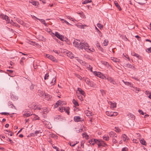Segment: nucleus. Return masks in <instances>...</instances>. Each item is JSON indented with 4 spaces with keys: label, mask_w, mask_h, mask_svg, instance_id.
<instances>
[{
    "label": "nucleus",
    "mask_w": 151,
    "mask_h": 151,
    "mask_svg": "<svg viewBox=\"0 0 151 151\" xmlns=\"http://www.w3.org/2000/svg\"><path fill=\"white\" fill-rule=\"evenodd\" d=\"M81 117L78 116H75L74 117V121L76 122L81 121Z\"/></svg>",
    "instance_id": "9b49d317"
},
{
    "label": "nucleus",
    "mask_w": 151,
    "mask_h": 151,
    "mask_svg": "<svg viewBox=\"0 0 151 151\" xmlns=\"http://www.w3.org/2000/svg\"><path fill=\"white\" fill-rule=\"evenodd\" d=\"M128 149L127 147H124L122 149V151H128Z\"/></svg>",
    "instance_id": "79ce46f5"
},
{
    "label": "nucleus",
    "mask_w": 151,
    "mask_h": 151,
    "mask_svg": "<svg viewBox=\"0 0 151 151\" xmlns=\"http://www.w3.org/2000/svg\"><path fill=\"white\" fill-rule=\"evenodd\" d=\"M93 74L100 78H103V74L99 72L94 71L93 72Z\"/></svg>",
    "instance_id": "0eeeda50"
},
{
    "label": "nucleus",
    "mask_w": 151,
    "mask_h": 151,
    "mask_svg": "<svg viewBox=\"0 0 151 151\" xmlns=\"http://www.w3.org/2000/svg\"><path fill=\"white\" fill-rule=\"evenodd\" d=\"M34 86L32 85L30 86V88L31 90H33L34 89Z\"/></svg>",
    "instance_id": "13d9d810"
},
{
    "label": "nucleus",
    "mask_w": 151,
    "mask_h": 151,
    "mask_svg": "<svg viewBox=\"0 0 151 151\" xmlns=\"http://www.w3.org/2000/svg\"><path fill=\"white\" fill-rule=\"evenodd\" d=\"M70 57L71 58H72L73 57V55L72 54V53H71L70 54Z\"/></svg>",
    "instance_id": "338daca9"
},
{
    "label": "nucleus",
    "mask_w": 151,
    "mask_h": 151,
    "mask_svg": "<svg viewBox=\"0 0 151 151\" xmlns=\"http://www.w3.org/2000/svg\"><path fill=\"white\" fill-rule=\"evenodd\" d=\"M114 4H115V5L116 7H117V8L119 10V11H121L122 10V9L118 3L116 1H114Z\"/></svg>",
    "instance_id": "ddd939ff"
},
{
    "label": "nucleus",
    "mask_w": 151,
    "mask_h": 151,
    "mask_svg": "<svg viewBox=\"0 0 151 151\" xmlns=\"http://www.w3.org/2000/svg\"><path fill=\"white\" fill-rule=\"evenodd\" d=\"M45 97L46 99L47 100H48L51 98V96L50 95L46 93L45 94Z\"/></svg>",
    "instance_id": "412c9836"
},
{
    "label": "nucleus",
    "mask_w": 151,
    "mask_h": 151,
    "mask_svg": "<svg viewBox=\"0 0 151 151\" xmlns=\"http://www.w3.org/2000/svg\"><path fill=\"white\" fill-rule=\"evenodd\" d=\"M92 1L91 0H86L82 2L83 4H85L91 2Z\"/></svg>",
    "instance_id": "393cba45"
},
{
    "label": "nucleus",
    "mask_w": 151,
    "mask_h": 151,
    "mask_svg": "<svg viewBox=\"0 0 151 151\" xmlns=\"http://www.w3.org/2000/svg\"><path fill=\"white\" fill-rule=\"evenodd\" d=\"M128 67L129 68H132V69H133V68H135V67H134V66L132 65L131 64H128Z\"/></svg>",
    "instance_id": "e433bc0d"
},
{
    "label": "nucleus",
    "mask_w": 151,
    "mask_h": 151,
    "mask_svg": "<svg viewBox=\"0 0 151 151\" xmlns=\"http://www.w3.org/2000/svg\"><path fill=\"white\" fill-rule=\"evenodd\" d=\"M63 102L61 101H58L56 103V105H57V106H58L59 105H63V104H62ZM55 107H56L57 106H55Z\"/></svg>",
    "instance_id": "4be33fe9"
},
{
    "label": "nucleus",
    "mask_w": 151,
    "mask_h": 151,
    "mask_svg": "<svg viewBox=\"0 0 151 151\" xmlns=\"http://www.w3.org/2000/svg\"><path fill=\"white\" fill-rule=\"evenodd\" d=\"M36 18L38 19L41 22L43 23V24L45 25V26H47V24L45 22V20L44 19H38V18L36 17Z\"/></svg>",
    "instance_id": "5701e85b"
},
{
    "label": "nucleus",
    "mask_w": 151,
    "mask_h": 151,
    "mask_svg": "<svg viewBox=\"0 0 151 151\" xmlns=\"http://www.w3.org/2000/svg\"><path fill=\"white\" fill-rule=\"evenodd\" d=\"M108 40H105L104 41V42L103 43V44L104 46H106L108 45Z\"/></svg>",
    "instance_id": "c756f323"
},
{
    "label": "nucleus",
    "mask_w": 151,
    "mask_h": 151,
    "mask_svg": "<svg viewBox=\"0 0 151 151\" xmlns=\"http://www.w3.org/2000/svg\"><path fill=\"white\" fill-rule=\"evenodd\" d=\"M25 58H24V57H23L21 59V60L20 61V64L22 65H23V60L25 59Z\"/></svg>",
    "instance_id": "58836bf2"
},
{
    "label": "nucleus",
    "mask_w": 151,
    "mask_h": 151,
    "mask_svg": "<svg viewBox=\"0 0 151 151\" xmlns=\"http://www.w3.org/2000/svg\"><path fill=\"white\" fill-rule=\"evenodd\" d=\"M100 139H93V142L97 144L98 143L100 142Z\"/></svg>",
    "instance_id": "473e14b6"
},
{
    "label": "nucleus",
    "mask_w": 151,
    "mask_h": 151,
    "mask_svg": "<svg viewBox=\"0 0 151 151\" xmlns=\"http://www.w3.org/2000/svg\"><path fill=\"white\" fill-rule=\"evenodd\" d=\"M89 70L91 72H92V67L90 65H89Z\"/></svg>",
    "instance_id": "052dcab7"
},
{
    "label": "nucleus",
    "mask_w": 151,
    "mask_h": 151,
    "mask_svg": "<svg viewBox=\"0 0 151 151\" xmlns=\"http://www.w3.org/2000/svg\"><path fill=\"white\" fill-rule=\"evenodd\" d=\"M74 45L77 47L79 50H82L83 48L84 50H87L92 51L90 48H89V46L88 44L86 42H81L80 41H77V40H75L73 42Z\"/></svg>",
    "instance_id": "f257e3e1"
},
{
    "label": "nucleus",
    "mask_w": 151,
    "mask_h": 151,
    "mask_svg": "<svg viewBox=\"0 0 151 151\" xmlns=\"http://www.w3.org/2000/svg\"><path fill=\"white\" fill-rule=\"evenodd\" d=\"M78 142H77L76 143L73 144V145H71V142H69L68 143L69 144V145L72 147H74L77 143H78Z\"/></svg>",
    "instance_id": "de8ad7c7"
},
{
    "label": "nucleus",
    "mask_w": 151,
    "mask_h": 151,
    "mask_svg": "<svg viewBox=\"0 0 151 151\" xmlns=\"http://www.w3.org/2000/svg\"><path fill=\"white\" fill-rule=\"evenodd\" d=\"M9 142H10L12 144V143H14L13 142V141L10 139L9 138Z\"/></svg>",
    "instance_id": "e2e57ef3"
},
{
    "label": "nucleus",
    "mask_w": 151,
    "mask_h": 151,
    "mask_svg": "<svg viewBox=\"0 0 151 151\" xmlns=\"http://www.w3.org/2000/svg\"><path fill=\"white\" fill-rule=\"evenodd\" d=\"M30 135L34 137V136H36L37 135V134L36 133V131H35V132H34L33 133H30Z\"/></svg>",
    "instance_id": "7c9ffc66"
},
{
    "label": "nucleus",
    "mask_w": 151,
    "mask_h": 151,
    "mask_svg": "<svg viewBox=\"0 0 151 151\" xmlns=\"http://www.w3.org/2000/svg\"><path fill=\"white\" fill-rule=\"evenodd\" d=\"M122 137L124 141H125L127 139V136L125 134H124L122 136Z\"/></svg>",
    "instance_id": "b1692460"
},
{
    "label": "nucleus",
    "mask_w": 151,
    "mask_h": 151,
    "mask_svg": "<svg viewBox=\"0 0 151 151\" xmlns=\"http://www.w3.org/2000/svg\"><path fill=\"white\" fill-rule=\"evenodd\" d=\"M31 115H32V114H30L29 113H26L25 114H23V116L24 117H28L30 116Z\"/></svg>",
    "instance_id": "f704fd0d"
},
{
    "label": "nucleus",
    "mask_w": 151,
    "mask_h": 151,
    "mask_svg": "<svg viewBox=\"0 0 151 151\" xmlns=\"http://www.w3.org/2000/svg\"><path fill=\"white\" fill-rule=\"evenodd\" d=\"M73 104L75 105L76 106H79V104L77 101H76L75 99H73Z\"/></svg>",
    "instance_id": "cd10ccee"
},
{
    "label": "nucleus",
    "mask_w": 151,
    "mask_h": 151,
    "mask_svg": "<svg viewBox=\"0 0 151 151\" xmlns=\"http://www.w3.org/2000/svg\"><path fill=\"white\" fill-rule=\"evenodd\" d=\"M118 113L116 112H113V116H116L118 114Z\"/></svg>",
    "instance_id": "bf43d9fd"
},
{
    "label": "nucleus",
    "mask_w": 151,
    "mask_h": 151,
    "mask_svg": "<svg viewBox=\"0 0 151 151\" xmlns=\"http://www.w3.org/2000/svg\"><path fill=\"white\" fill-rule=\"evenodd\" d=\"M78 91H79L80 92V94H78L82 95L84 97L85 96L86 94L84 91L83 90H82L81 89L78 88Z\"/></svg>",
    "instance_id": "9d476101"
},
{
    "label": "nucleus",
    "mask_w": 151,
    "mask_h": 151,
    "mask_svg": "<svg viewBox=\"0 0 151 151\" xmlns=\"http://www.w3.org/2000/svg\"><path fill=\"white\" fill-rule=\"evenodd\" d=\"M40 130H39V131H36V133H37V134H39L40 132V133H41L42 132H41L40 131Z\"/></svg>",
    "instance_id": "0e129e2a"
},
{
    "label": "nucleus",
    "mask_w": 151,
    "mask_h": 151,
    "mask_svg": "<svg viewBox=\"0 0 151 151\" xmlns=\"http://www.w3.org/2000/svg\"><path fill=\"white\" fill-rule=\"evenodd\" d=\"M111 105L113 108H114L116 107V103H113L111 102Z\"/></svg>",
    "instance_id": "c9c22d12"
},
{
    "label": "nucleus",
    "mask_w": 151,
    "mask_h": 151,
    "mask_svg": "<svg viewBox=\"0 0 151 151\" xmlns=\"http://www.w3.org/2000/svg\"><path fill=\"white\" fill-rule=\"evenodd\" d=\"M97 26L100 28H102L103 27V26L100 23H98L97 24Z\"/></svg>",
    "instance_id": "49530a36"
},
{
    "label": "nucleus",
    "mask_w": 151,
    "mask_h": 151,
    "mask_svg": "<svg viewBox=\"0 0 151 151\" xmlns=\"http://www.w3.org/2000/svg\"><path fill=\"white\" fill-rule=\"evenodd\" d=\"M128 64H129L128 63H124V66L126 67H128Z\"/></svg>",
    "instance_id": "69168bd1"
},
{
    "label": "nucleus",
    "mask_w": 151,
    "mask_h": 151,
    "mask_svg": "<svg viewBox=\"0 0 151 151\" xmlns=\"http://www.w3.org/2000/svg\"><path fill=\"white\" fill-rule=\"evenodd\" d=\"M98 48H99V49H100L101 51H102V52H104V49L102 47H101L100 45L99 46V47H98Z\"/></svg>",
    "instance_id": "3c124183"
},
{
    "label": "nucleus",
    "mask_w": 151,
    "mask_h": 151,
    "mask_svg": "<svg viewBox=\"0 0 151 151\" xmlns=\"http://www.w3.org/2000/svg\"><path fill=\"white\" fill-rule=\"evenodd\" d=\"M109 137L108 136H104L103 137V139L106 141H108L109 140Z\"/></svg>",
    "instance_id": "2f4dec72"
},
{
    "label": "nucleus",
    "mask_w": 151,
    "mask_h": 151,
    "mask_svg": "<svg viewBox=\"0 0 151 151\" xmlns=\"http://www.w3.org/2000/svg\"><path fill=\"white\" fill-rule=\"evenodd\" d=\"M106 114L107 115L109 116H113V112L112 111H106Z\"/></svg>",
    "instance_id": "f3484780"
},
{
    "label": "nucleus",
    "mask_w": 151,
    "mask_h": 151,
    "mask_svg": "<svg viewBox=\"0 0 151 151\" xmlns=\"http://www.w3.org/2000/svg\"><path fill=\"white\" fill-rule=\"evenodd\" d=\"M56 79H55V77L54 78H53L52 80L51 79L50 80H49L47 82V83L48 85L50 86H51L52 85H55Z\"/></svg>",
    "instance_id": "7ed1b4c3"
},
{
    "label": "nucleus",
    "mask_w": 151,
    "mask_h": 151,
    "mask_svg": "<svg viewBox=\"0 0 151 151\" xmlns=\"http://www.w3.org/2000/svg\"><path fill=\"white\" fill-rule=\"evenodd\" d=\"M55 35L60 40L62 41H64V37L62 35L60 34L58 32H55Z\"/></svg>",
    "instance_id": "423d86ee"
},
{
    "label": "nucleus",
    "mask_w": 151,
    "mask_h": 151,
    "mask_svg": "<svg viewBox=\"0 0 151 151\" xmlns=\"http://www.w3.org/2000/svg\"><path fill=\"white\" fill-rule=\"evenodd\" d=\"M77 26L81 28L84 29V26L82 25V24L81 23H78L76 25ZM85 26H87L86 25H85Z\"/></svg>",
    "instance_id": "dca6fc26"
},
{
    "label": "nucleus",
    "mask_w": 151,
    "mask_h": 151,
    "mask_svg": "<svg viewBox=\"0 0 151 151\" xmlns=\"http://www.w3.org/2000/svg\"><path fill=\"white\" fill-rule=\"evenodd\" d=\"M122 81L124 83L125 85L129 86L131 87H133V85L130 83L128 82H125L124 80H122Z\"/></svg>",
    "instance_id": "4468645a"
},
{
    "label": "nucleus",
    "mask_w": 151,
    "mask_h": 151,
    "mask_svg": "<svg viewBox=\"0 0 151 151\" xmlns=\"http://www.w3.org/2000/svg\"><path fill=\"white\" fill-rule=\"evenodd\" d=\"M52 146L53 148L56 150L57 151H59V150L58 147L56 146H53V145H52Z\"/></svg>",
    "instance_id": "603ef678"
},
{
    "label": "nucleus",
    "mask_w": 151,
    "mask_h": 151,
    "mask_svg": "<svg viewBox=\"0 0 151 151\" xmlns=\"http://www.w3.org/2000/svg\"><path fill=\"white\" fill-rule=\"evenodd\" d=\"M61 21H64V22H65L67 24H68V25H71L70 24H69L67 21H66L64 19H61Z\"/></svg>",
    "instance_id": "37998d69"
},
{
    "label": "nucleus",
    "mask_w": 151,
    "mask_h": 151,
    "mask_svg": "<svg viewBox=\"0 0 151 151\" xmlns=\"http://www.w3.org/2000/svg\"><path fill=\"white\" fill-rule=\"evenodd\" d=\"M0 16L3 19L5 20L7 23H11V22H10V20L8 16L2 14L0 15Z\"/></svg>",
    "instance_id": "f03ea898"
},
{
    "label": "nucleus",
    "mask_w": 151,
    "mask_h": 151,
    "mask_svg": "<svg viewBox=\"0 0 151 151\" xmlns=\"http://www.w3.org/2000/svg\"><path fill=\"white\" fill-rule=\"evenodd\" d=\"M129 117L132 118L133 119H135V116L133 114H130L129 115Z\"/></svg>",
    "instance_id": "72a5a7b5"
},
{
    "label": "nucleus",
    "mask_w": 151,
    "mask_h": 151,
    "mask_svg": "<svg viewBox=\"0 0 151 151\" xmlns=\"http://www.w3.org/2000/svg\"><path fill=\"white\" fill-rule=\"evenodd\" d=\"M115 129H116L115 130L116 132H119L120 131V129H119V128L118 127H115Z\"/></svg>",
    "instance_id": "5fc2aeb1"
},
{
    "label": "nucleus",
    "mask_w": 151,
    "mask_h": 151,
    "mask_svg": "<svg viewBox=\"0 0 151 151\" xmlns=\"http://www.w3.org/2000/svg\"><path fill=\"white\" fill-rule=\"evenodd\" d=\"M116 133L113 132H111L109 133V135L111 137H113L114 136V137H117V135H115Z\"/></svg>",
    "instance_id": "2eb2a0df"
},
{
    "label": "nucleus",
    "mask_w": 151,
    "mask_h": 151,
    "mask_svg": "<svg viewBox=\"0 0 151 151\" xmlns=\"http://www.w3.org/2000/svg\"><path fill=\"white\" fill-rule=\"evenodd\" d=\"M112 142L114 144H116V143H117V141L116 139H115L114 138H113Z\"/></svg>",
    "instance_id": "c03bdc74"
},
{
    "label": "nucleus",
    "mask_w": 151,
    "mask_h": 151,
    "mask_svg": "<svg viewBox=\"0 0 151 151\" xmlns=\"http://www.w3.org/2000/svg\"><path fill=\"white\" fill-rule=\"evenodd\" d=\"M146 51L148 53L151 52V47L146 49Z\"/></svg>",
    "instance_id": "ea45409f"
},
{
    "label": "nucleus",
    "mask_w": 151,
    "mask_h": 151,
    "mask_svg": "<svg viewBox=\"0 0 151 151\" xmlns=\"http://www.w3.org/2000/svg\"><path fill=\"white\" fill-rule=\"evenodd\" d=\"M132 87L133 89H132V90L135 91L136 93H138L139 91H140L139 88L133 86Z\"/></svg>",
    "instance_id": "aec40b11"
},
{
    "label": "nucleus",
    "mask_w": 151,
    "mask_h": 151,
    "mask_svg": "<svg viewBox=\"0 0 151 151\" xmlns=\"http://www.w3.org/2000/svg\"><path fill=\"white\" fill-rule=\"evenodd\" d=\"M11 99L15 101L18 98L17 96H14L13 95H12V96H11Z\"/></svg>",
    "instance_id": "a878e982"
},
{
    "label": "nucleus",
    "mask_w": 151,
    "mask_h": 151,
    "mask_svg": "<svg viewBox=\"0 0 151 151\" xmlns=\"http://www.w3.org/2000/svg\"><path fill=\"white\" fill-rule=\"evenodd\" d=\"M78 98L81 101L83 100V97L80 94H78L77 95Z\"/></svg>",
    "instance_id": "bb28decb"
},
{
    "label": "nucleus",
    "mask_w": 151,
    "mask_h": 151,
    "mask_svg": "<svg viewBox=\"0 0 151 151\" xmlns=\"http://www.w3.org/2000/svg\"><path fill=\"white\" fill-rule=\"evenodd\" d=\"M59 108H60L59 111L60 112H62L63 111V109H62V107L61 108L59 107Z\"/></svg>",
    "instance_id": "680f3d73"
},
{
    "label": "nucleus",
    "mask_w": 151,
    "mask_h": 151,
    "mask_svg": "<svg viewBox=\"0 0 151 151\" xmlns=\"http://www.w3.org/2000/svg\"><path fill=\"white\" fill-rule=\"evenodd\" d=\"M111 59L113 60V61L116 63L118 62L119 61L116 58H113V59Z\"/></svg>",
    "instance_id": "8fccbe9b"
},
{
    "label": "nucleus",
    "mask_w": 151,
    "mask_h": 151,
    "mask_svg": "<svg viewBox=\"0 0 151 151\" xmlns=\"http://www.w3.org/2000/svg\"><path fill=\"white\" fill-rule=\"evenodd\" d=\"M38 92L40 94V96H43V97H45V94H46V93H45L43 91L41 90H39Z\"/></svg>",
    "instance_id": "a211bd4d"
},
{
    "label": "nucleus",
    "mask_w": 151,
    "mask_h": 151,
    "mask_svg": "<svg viewBox=\"0 0 151 151\" xmlns=\"http://www.w3.org/2000/svg\"><path fill=\"white\" fill-rule=\"evenodd\" d=\"M140 142L142 144L144 145H146L147 143L144 139L142 138L140 140Z\"/></svg>",
    "instance_id": "6ab92c4d"
},
{
    "label": "nucleus",
    "mask_w": 151,
    "mask_h": 151,
    "mask_svg": "<svg viewBox=\"0 0 151 151\" xmlns=\"http://www.w3.org/2000/svg\"><path fill=\"white\" fill-rule=\"evenodd\" d=\"M97 145L99 147H100L101 146L105 147L107 145L104 141L101 140H100V142L98 143Z\"/></svg>",
    "instance_id": "20e7f679"
},
{
    "label": "nucleus",
    "mask_w": 151,
    "mask_h": 151,
    "mask_svg": "<svg viewBox=\"0 0 151 151\" xmlns=\"http://www.w3.org/2000/svg\"><path fill=\"white\" fill-rule=\"evenodd\" d=\"M101 62L104 65H109V63L107 62H105V61H102Z\"/></svg>",
    "instance_id": "a18cd8bd"
},
{
    "label": "nucleus",
    "mask_w": 151,
    "mask_h": 151,
    "mask_svg": "<svg viewBox=\"0 0 151 151\" xmlns=\"http://www.w3.org/2000/svg\"><path fill=\"white\" fill-rule=\"evenodd\" d=\"M82 131H83V129H79L78 130H76V132L77 133H79L80 132Z\"/></svg>",
    "instance_id": "864d4df0"
},
{
    "label": "nucleus",
    "mask_w": 151,
    "mask_h": 151,
    "mask_svg": "<svg viewBox=\"0 0 151 151\" xmlns=\"http://www.w3.org/2000/svg\"><path fill=\"white\" fill-rule=\"evenodd\" d=\"M107 79L110 83H112L113 84L115 85L116 83V82L114 80V79L111 77L107 76Z\"/></svg>",
    "instance_id": "6e6552de"
},
{
    "label": "nucleus",
    "mask_w": 151,
    "mask_h": 151,
    "mask_svg": "<svg viewBox=\"0 0 151 151\" xmlns=\"http://www.w3.org/2000/svg\"><path fill=\"white\" fill-rule=\"evenodd\" d=\"M49 76V75L48 74V73H47L45 74V76L44 77V79L45 80H46L47 79H48V78Z\"/></svg>",
    "instance_id": "4c0bfd02"
},
{
    "label": "nucleus",
    "mask_w": 151,
    "mask_h": 151,
    "mask_svg": "<svg viewBox=\"0 0 151 151\" xmlns=\"http://www.w3.org/2000/svg\"><path fill=\"white\" fill-rule=\"evenodd\" d=\"M37 38L40 40L44 41L46 40V39L44 37L42 36L41 35H39L37 36Z\"/></svg>",
    "instance_id": "1a4fd4ad"
},
{
    "label": "nucleus",
    "mask_w": 151,
    "mask_h": 151,
    "mask_svg": "<svg viewBox=\"0 0 151 151\" xmlns=\"http://www.w3.org/2000/svg\"><path fill=\"white\" fill-rule=\"evenodd\" d=\"M62 109H63L64 111L67 113L68 114H69V108L68 107L67 108H65V107H62Z\"/></svg>",
    "instance_id": "f8f14e48"
},
{
    "label": "nucleus",
    "mask_w": 151,
    "mask_h": 151,
    "mask_svg": "<svg viewBox=\"0 0 151 151\" xmlns=\"http://www.w3.org/2000/svg\"><path fill=\"white\" fill-rule=\"evenodd\" d=\"M1 114L2 115H7L9 114V113L5 112H2L1 113Z\"/></svg>",
    "instance_id": "09e8293b"
},
{
    "label": "nucleus",
    "mask_w": 151,
    "mask_h": 151,
    "mask_svg": "<svg viewBox=\"0 0 151 151\" xmlns=\"http://www.w3.org/2000/svg\"><path fill=\"white\" fill-rule=\"evenodd\" d=\"M44 55L53 61L55 62L57 60L52 55L46 54H44Z\"/></svg>",
    "instance_id": "39448f33"
},
{
    "label": "nucleus",
    "mask_w": 151,
    "mask_h": 151,
    "mask_svg": "<svg viewBox=\"0 0 151 151\" xmlns=\"http://www.w3.org/2000/svg\"><path fill=\"white\" fill-rule=\"evenodd\" d=\"M41 109V106L39 105H37L36 106H35V109H38L40 110Z\"/></svg>",
    "instance_id": "c85d7f7f"
},
{
    "label": "nucleus",
    "mask_w": 151,
    "mask_h": 151,
    "mask_svg": "<svg viewBox=\"0 0 151 151\" xmlns=\"http://www.w3.org/2000/svg\"><path fill=\"white\" fill-rule=\"evenodd\" d=\"M35 120H38L40 119L39 117L37 115H35Z\"/></svg>",
    "instance_id": "6e6d98bb"
},
{
    "label": "nucleus",
    "mask_w": 151,
    "mask_h": 151,
    "mask_svg": "<svg viewBox=\"0 0 151 151\" xmlns=\"http://www.w3.org/2000/svg\"><path fill=\"white\" fill-rule=\"evenodd\" d=\"M32 4L35 6H36L37 5V3L36 2V1H33L32 3H31Z\"/></svg>",
    "instance_id": "4d7b16f0"
},
{
    "label": "nucleus",
    "mask_w": 151,
    "mask_h": 151,
    "mask_svg": "<svg viewBox=\"0 0 151 151\" xmlns=\"http://www.w3.org/2000/svg\"><path fill=\"white\" fill-rule=\"evenodd\" d=\"M133 55L136 57L138 59H140V57L139 56V55L138 54L134 53V54Z\"/></svg>",
    "instance_id": "a19ab883"
},
{
    "label": "nucleus",
    "mask_w": 151,
    "mask_h": 151,
    "mask_svg": "<svg viewBox=\"0 0 151 151\" xmlns=\"http://www.w3.org/2000/svg\"><path fill=\"white\" fill-rule=\"evenodd\" d=\"M93 142V140L92 139H91V140H90L89 142V143L90 144H91V143Z\"/></svg>",
    "instance_id": "774afa93"
}]
</instances>
